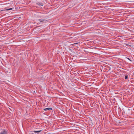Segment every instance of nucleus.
Instances as JSON below:
<instances>
[{
  "mask_svg": "<svg viewBox=\"0 0 134 134\" xmlns=\"http://www.w3.org/2000/svg\"><path fill=\"white\" fill-rule=\"evenodd\" d=\"M52 110V108H45L44 109V110Z\"/></svg>",
  "mask_w": 134,
  "mask_h": 134,
  "instance_id": "f03ea898",
  "label": "nucleus"
},
{
  "mask_svg": "<svg viewBox=\"0 0 134 134\" xmlns=\"http://www.w3.org/2000/svg\"><path fill=\"white\" fill-rule=\"evenodd\" d=\"M39 20L40 21L42 22H43L44 21V20L41 19H40Z\"/></svg>",
  "mask_w": 134,
  "mask_h": 134,
  "instance_id": "20e7f679",
  "label": "nucleus"
},
{
  "mask_svg": "<svg viewBox=\"0 0 134 134\" xmlns=\"http://www.w3.org/2000/svg\"><path fill=\"white\" fill-rule=\"evenodd\" d=\"M41 130H39V131H34V132H36L37 133H38L40 132H41Z\"/></svg>",
  "mask_w": 134,
  "mask_h": 134,
  "instance_id": "7ed1b4c3",
  "label": "nucleus"
},
{
  "mask_svg": "<svg viewBox=\"0 0 134 134\" xmlns=\"http://www.w3.org/2000/svg\"><path fill=\"white\" fill-rule=\"evenodd\" d=\"M1 134H7V132L5 130H4L2 131L1 132Z\"/></svg>",
  "mask_w": 134,
  "mask_h": 134,
  "instance_id": "f257e3e1",
  "label": "nucleus"
},
{
  "mask_svg": "<svg viewBox=\"0 0 134 134\" xmlns=\"http://www.w3.org/2000/svg\"><path fill=\"white\" fill-rule=\"evenodd\" d=\"M78 43H74V44H78Z\"/></svg>",
  "mask_w": 134,
  "mask_h": 134,
  "instance_id": "6e6552de",
  "label": "nucleus"
},
{
  "mask_svg": "<svg viewBox=\"0 0 134 134\" xmlns=\"http://www.w3.org/2000/svg\"><path fill=\"white\" fill-rule=\"evenodd\" d=\"M125 79H127V76H125Z\"/></svg>",
  "mask_w": 134,
  "mask_h": 134,
  "instance_id": "423d86ee",
  "label": "nucleus"
},
{
  "mask_svg": "<svg viewBox=\"0 0 134 134\" xmlns=\"http://www.w3.org/2000/svg\"><path fill=\"white\" fill-rule=\"evenodd\" d=\"M12 8H10L9 9H7L6 10H12Z\"/></svg>",
  "mask_w": 134,
  "mask_h": 134,
  "instance_id": "39448f33",
  "label": "nucleus"
},
{
  "mask_svg": "<svg viewBox=\"0 0 134 134\" xmlns=\"http://www.w3.org/2000/svg\"><path fill=\"white\" fill-rule=\"evenodd\" d=\"M127 59H129V60H130L129 59V58H127Z\"/></svg>",
  "mask_w": 134,
  "mask_h": 134,
  "instance_id": "1a4fd4ad",
  "label": "nucleus"
},
{
  "mask_svg": "<svg viewBox=\"0 0 134 134\" xmlns=\"http://www.w3.org/2000/svg\"><path fill=\"white\" fill-rule=\"evenodd\" d=\"M43 5H41V4H39V6H42Z\"/></svg>",
  "mask_w": 134,
  "mask_h": 134,
  "instance_id": "0eeeda50",
  "label": "nucleus"
}]
</instances>
